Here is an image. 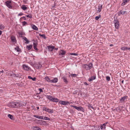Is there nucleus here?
I'll use <instances>...</instances> for the list:
<instances>
[{
	"label": "nucleus",
	"instance_id": "obj_60",
	"mask_svg": "<svg viewBox=\"0 0 130 130\" xmlns=\"http://www.w3.org/2000/svg\"><path fill=\"white\" fill-rule=\"evenodd\" d=\"M107 123V122H106L105 123L106 124V125Z\"/></svg>",
	"mask_w": 130,
	"mask_h": 130
},
{
	"label": "nucleus",
	"instance_id": "obj_43",
	"mask_svg": "<svg viewBox=\"0 0 130 130\" xmlns=\"http://www.w3.org/2000/svg\"><path fill=\"white\" fill-rule=\"evenodd\" d=\"M38 68L39 69L42 66V65L40 64H39L38 65Z\"/></svg>",
	"mask_w": 130,
	"mask_h": 130
},
{
	"label": "nucleus",
	"instance_id": "obj_6",
	"mask_svg": "<svg viewBox=\"0 0 130 130\" xmlns=\"http://www.w3.org/2000/svg\"><path fill=\"white\" fill-rule=\"evenodd\" d=\"M59 103L64 105H66L67 104H69V102L68 101H60L59 102Z\"/></svg>",
	"mask_w": 130,
	"mask_h": 130
},
{
	"label": "nucleus",
	"instance_id": "obj_33",
	"mask_svg": "<svg viewBox=\"0 0 130 130\" xmlns=\"http://www.w3.org/2000/svg\"><path fill=\"white\" fill-rule=\"evenodd\" d=\"M8 117L11 120H13V117L12 115L10 114H9L8 115Z\"/></svg>",
	"mask_w": 130,
	"mask_h": 130
},
{
	"label": "nucleus",
	"instance_id": "obj_34",
	"mask_svg": "<svg viewBox=\"0 0 130 130\" xmlns=\"http://www.w3.org/2000/svg\"><path fill=\"white\" fill-rule=\"evenodd\" d=\"M21 8L24 10H25L27 9V7H26L25 5H22Z\"/></svg>",
	"mask_w": 130,
	"mask_h": 130
},
{
	"label": "nucleus",
	"instance_id": "obj_23",
	"mask_svg": "<svg viewBox=\"0 0 130 130\" xmlns=\"http://www.w3.org/2000/svg\"><path fill=\"white\" fill-rule=\"evenodd\" d=\"M123 11L122 10H121L120 11L118 12V15H120L121 14H125V13L126 12L125 11H123Z\"/></svg>",
	"mask_w": 130,
	"mask_h": 130
},
{
	"label": "nucleus",
	"instance_id": "obj_12",
	"mask_svg": "<svg viewBox=\"0 0 130 130\" xmlns=\"http://www.w3.org/2000/svg\"><path fill=\"white\" fill-rule=\"evenodd\" d=\"M11 107H16V102H12L10 103Z\"/></svg>",
	"mask_w": 130,
	"mask_h": 130
},
{
	"label": "nucleus",
	"instance_id": "obj_9",
	"mask_svg": "<svg viewBox=\"0 0 130 130\" xmlns=\"http://www.w3.org/2000/svg\"><path fill=\"white\" fill-rule=\"evenodd\" d=\"M23 67L24 69L26 71H28L30 69V67L25 64H23Z\"/></svg>",
	"mask_w": 130,
	"mask_h": 130
},
{
	"label": "nucleus",
	"instance_id": "obj_27",
	"mask_svg": "<svg viewBox=\"0 0 130 130\" xmlns=\"http://www.w3.org/2000/svg\"><path fill=\"white\" fill-rule=\"evenodd\" d=\"M126 96H124L120 100V101L121 102H123L124 100H126Z\"/></svg>",
	"mask_w": 130,
	"mask_h": 130
},
{
	"label": "nucleus",
	"instance_id": "obj_54",
	"mask_svg": "<svg viewBox=\"0 0 130 130\" xmlns=\"http://www.w3.org/2000/svg\"><path fill=\"white\" fill-rule=\"evenodd\" d=\"M3 70H2V71H0V72L1 73H3Z\"/></svg>",
	"mask_w": 130,
	"mask_h": 130
},
{
	"label": "nucleus",
	"instance_id": "obj_5",
	"mask_svg": "<svg viewBox=\"0 0 130 130\" xmlns=\"http://www.w3.org/2000/svg\"><path fill=\"white\" fill-rule=\"evenodd\" d=\"M71 107H73L75 108L78 111H84V109L82 107H78L76 106H73L72 105L70 106Z\"/></svg>",
	"mask_w": 130,
	"mask_h": 130
},
{
	"label": "nucleus",
	"instance_id": "obj_11",
	"mask_svg": "<svg viewBox=\"0 0 130 130\" xmlns=\"http://www.w3.org/2000/svg\"><path fill=\"white\" fill-rule=\"evenodd\" d=\"M47 47L48 48L49 51H52L53 49L54 48V47L53 46H48Z\"/></svg>",
	"mask_w": 130,
	"mask_h": 130
},
{
	"label": "nucleus",
	"instance_id": "obj_26",
	"mask_svg": "<svg viewBox=\"0 0 130 130\" xmlns=\"http://www.w3.org/2000/svg\"><path fill=\"white\" fill-rule=\"evenodd\" d=\"M33 47L34 49L36 50L37 51L38 49L37 48V44L36 43H34L33 44Z\"/></svg>",
	"mask_w": 130,
	"mask_h": 130
},
{
	"label": "nucleus",
	"instance_id": "obj_46",
	"mask_svg": "<svg viewBox=\"0 0 130 130\" xmlns=\"http://www.w3.org/2000/svg\"><path fill=\"white\" fill-rule=\"evenodd\" d=\"M19 105V107L22 106V103L21 102H20Z\"/></svg>",
	"mask_w": 130,
	"mask_h": 130
},
{
	"label": "nucleus",
	"instance_id": "obj_40",
	"mask_svg": "<svg viewBox=\"0 0 130 130\" xmlns=\"http://www.w3.org/2000/svg\"><path fill=\"white\" fill-rule=\"evenodd\" d=\"M20 102H16V107L19 108V105Z\"/></svg>",
	"mask_w": 130,
	"mask_h": 130
},
{
	"label": "nucleus",
	"instance_id": "obj_52",
	"mask_svg": "<svg viewBox=\"0 0 130 130\" xmlns=\"http://www.w3.org/2000/svg\"><path fill=\"white\" fill-rule=\"evenodd\" d=\"M2 33V32L0 30V36L1 35Z\"/></svg>",
	"mask_w": 130,
	"mask_h": 130
},
{
	"label": "nucleus",
	"instance_id": "obj_7",
	"mask_svg": "<svg viewBox=\"0 0 130 130\" xmlns=\"http://www.w3.org/2000/svg\"><path fill=\"white\" fill-rule=\"evenodd\" d=\"M38 123L41 125H45L46 124V122L43 120H38Z\"/></svg>",
	"mask_w": 130,
	"mask_h": 130
},
{
	"label": "nucleus",
	"instance_id": "obj_35",
	"mask_svg": "<svg viewBox=\"0 0 130 130\" xmlns=\"http://www.w3.org/2000/svg\"><path fill=\"white\" fill-rule=\"evenodd\" d=\"M43 120H50V119L49 118L45 117L43 116Z\"/></svg>",
	"mask_w": 130,
	"mask_h": 130
},
{
	"label": "nucleus",
	"instance_id": "obj_21",
	"mask_svg": "<svg viewBox=\"0 0 130 130\" xmlns=\"http://www.w3.org/2000/svg\"><path fill=\"white\" fill-rule=\"evenodd\" d=\"M33 130H41L40 128L37 126L33 127L32 128Z\"/></svg>",
	"mask_w": 130,
	"mask_h": 130
},
{
	"label": "nucleus",
	"instance_id": "obj_45",
	"mask_svg": "<svg viewBox=\"0 0 130 130\" xmlns=\"http://www.w3.org/2000/svg\"><path fill=\"white\" fill-rule=\"evenodd\" d=\"M27 23L25 21H24V22H22V24L23 25H25L26 24H27Z\"/></svg>",
	"mask_w": 130,
	"mask_h": 130
},
{
	"label": "nucleus",
	"instance_id": "obj_8",
	"mask_svg": "<svg viewBox=\"0 0 130 130\" xmlns=\"http://www.w3.org/2000/svg\"><path fill=\"white\" fill-rule=\"evenodd\" d=\"M66 53V52L65 51L63 50H61L59 51V55H61L62 57H63Z\"/></svg>",
	"mask_w": 130,
	"mask_h": 130
},
{
	"label": "nucleus",
	"instance_id": "obj_53",
	"mask_svg": "<svg viewBox=\"0 0 130 130\" xmlns=\"http://www.w3.org/2000/svg\"><path fill=\"white\" fill-rule=\"evenodd\" d=\"M41 36H43V37H45V36L44 35H41Z\"/></svg>",
	"mask_w": 130,
	"mask_h": 130
},
{
	"label": "nucleus",
	"instance_id": "obj_47",
	"mask_svg": "<svg viewBox=\"0 0 130 130\" xmlns=\"http://www.w3.org/2000/svg\"><path fill=\"white\" fill-rule=\"evenodd\" d=\"M38 90L40 91V93L41 92H43V90L41 88H39Z\"/></svg>",
	"mask_w": 130,
	"mask_h": 130
},
{
	"label": "nucleus",
	"instance_id": "obj_25",
	"mask_svg": "<svg viewBox=\"0 0 130 130\" xmlns=\"http://www.w3.org/2000/svg\"><path fill=\"white\" fill-rule=\"evenodd\" d=\"M46 97L47 99H49V100H50L52 101V100H53V98L52 96H50V95H47L46 96Z\"/></svg>",
	"mask_w": 130,
	"mask_h": 130
},
{
	"label": "nucleus",
	"instance_id": "obj_58",
	"mask_svg": "<svg viewBox=\"0 0 130 130\" xmlns=\"http://www.w3.org/2000/svg\"><path fill=\"white\" fill-rule=\"evenodd\" d=\"M58 49V48H55V50H57Z\"/></svg>",
	"mask_w": 130,
	"mask_h": 130
},
{
	"label": "nucleus",
	"instance_id": "obj_18",
	"mask_svg": "<svg viewBox=\"0 0 130 130\" xmlns=\"http://www.w3.org/2000/svg\"><path fill=\"white\" fill-rule=\"evenodd\" d=\"M121 49L122 50H130V48L123 46L121 47Z\"/></svg>",
	"mask_w": 130,
	"mask_h": 130
},
{
	"label": "nucleus",
	"instance_id": "obj_4",
	"mask_svg": "<svg viewBox=\"0 0 130 130\" xmlns=\"http://www.w3.org/2000/svg\"><path fill=\"white\" fill-rule=\"evenodd\" d=\"M114 23L115 27L116 29H118L119 27V23L118 20L117 19H115Z\"/></svg>",
	"mask_w": 130,
	"mask_h": 130
},
{
	"label": "nucleus",
	"instance_id": "obj_16",
	"mask_svg": "<svg viewBox=\"0 0 130 130\" xmlns=\"http://www.w3.org/2000/svg\"><path fill=\"white\" fill-rule=\"evenodd\" d=\"M31 27L34 30H38V28L34 25L32 24L31 25Z\"/></svg>",
	"mask_w": 130,
	"mask_h": 130
},
{
	"label": "nucleus",
	"instance_id": "obj_28",
	"mask_svg": "<svg viewBox=\"0 0 130 130\" xmlns=\"http://www.w3.org/2000/svg\"><path fill=\"white\" fill-rule=\"evenodd\" d=\"M128 0H123V2L121 4V5L122 6H123L125 5V4L128 2Z\"/></svg>",
	"mask_w": 130,
	"mask_h": 130
},
{
	"label": "nucleus",
	"instance_id": "obj_2",
	"mask_svg": "<svg viewBox=\"0 0 130 130\" xmlns=\"http://www.w3.org/2000/svg\"><path fill=\"white\" fill-rule=\"evenodd\" d=\"M13 2L11 0H9L6 2L5 4L6 6L10 9H12V5Z\"/></svg>",
	"mask_w": 130,
	"mask_h": 130
},
{
	"label": "nucleus",
	"instance_id": "obj_32",
	"mask_svg": "<svg viewBox=\"0 0 130 130\" xmlns=\"http://www.w3.org/2000/svg\"><path fill=\"white\" fill-rule=\"evenodd\" d=\"M28 78L29 79H32L33 81H36V77H35L34 78H32V77H31L30 76H29L28 77Z\"/></svg>",
	"mask_w": 130,
	"mask_h": 130
},
{
	"label": "nucleus",
	"instance_id": "obj_31",
	"mask_svg": "<svg viewBox=\"0 0 130 130\" xmlns=\"http://www.w3.org/2000/svg\"><path fill=\"white\" fill-rule=\"evenodd\" d=\"M62 79H63V81L66 83H68L67 79L65 77H63Z\"/></svg>",
	"mask_w": 130,
	"mask_h": 130
},
{
	"label": "nucleus",
	"instance_id": "obj_29",
	"mask_svg": "<svg viewBox=\"0 0 130 130\" xmlns=\"http://www.w3.org/2000/svg\"><path fill=\"white\" fill-rule=\"evenodd\" d=\"M23 39L24 40H25L26 41L25 42V43L27 44L29 43V40L27 39V38L26 37H24L23 38Z\"/></svg>",
	"mask_w": 130,
	"mask_h": 130
},
{
	"label": "nucleus",
	"instance_id": "obj_51",
	"mask_svg": "<svg viewBox=\"0 0 130 130\" xmlns=\"http://www.w3.org/2000/svg\"><path fill=\"white\" fill-rule=\"evenodd\" d=\"M84 84L86 85H88V84L86 82H84Z\"/></svg>",
	"mask_w": 130,
	"mask_h": 130
},
{
	"label": "nucleus",
	"instance_id": "obj_41",
	"mask_svg": "<svg viewBox=\"0 0 130 130\" xmlns=\"http://www.w3.org/2000/svg\"><path fill=\"white\" fill-rule=\"evenodd\" d=\"M106 80L108 81H109L110 80V77L109 76H107L106 77Z\"/></svg>",
	"mask_w": 130,
	"mask_h": 130
},
{
	"label": "nucleus",
	"instance_id": "obj_44",
	"mask_svg": "<svg viewBox=\"0 0 130 130\" xmlns=\"http://www.w3.org/2000/svg\"><path fill=\"white\" fill-rule=\"evenodd\" d=\"M77 75L75 74H71L70 75L73 77H75Z\"/></svg>",
	"mask_w": 130,
	"mask_h": 130
},
{
	"label": "nucleus",
	"instance_id": "obj_39",
	"mask_svg": "<svg viewBox=\"0 0 130 130\" xmlns=\"http://www.w3.org/2000/svg\"><path fill=\"white\" fill-rule=\"evenodd\" d=\"M100 17L101 16L100 15L97 16L95 17V19L96 20H98Z\"/></svg>",
	"mask_w": 130,
	"mask_h": 130
},
{
	"label": "nucleus",
	"instance_id": "obj_36",
	"mask_svg": "<svg viewBox=\"0 0 130 130\" xmlns=\"http://www.w3.org/2000/svg\"><path fill=\"white\" fill-rule=\"evenodd\" d=\"M4 28V26L3 24H0V29H3Z\"/></svg>",
	"mask_w": 130,
	"mask_h": 130
},
{
	"label": "nucleus",
	"instance_id": "obj_50",
	"mask_svg": "<svg viewBox=\"0 0 130 130\" xmlns=\"http://www.w3.org/2000/svg\"><path fill=\"white\" fill-rule=\"evenodd\" d=\"M10 75L12 76V77H15L16 76L14 74H13L12 75Z\"/></svg>",
	"mask_w": 130,
	"mask_h": 130
},
{
	"label": "nucleus",
	"instance_id": "obj_3",
	"mask_svg": "<svg viewBox=\"0 0 130 130\" xmlns=\"http://www.w3.org/2000/svg\"><path fill=\"white\" fill-rule=\"evenodd\" d=\"M43 110L50 113H52L54 111L53 109H51L45 107H44L43 108Z\"/></svg>",
	"mask_w": 130,
	"mask_h": 130
},
{
	"label": "nucleus",
	"instance_id": "obj_57",
	"mask_svg": "<svg viewBox=\"0 0 130 130\" xmlns=\"http://www.w3.org/2000/svg\"><path fill=\"white\" fill-rule=\"evenodd\" d=\"M123 82H124V81H123V80H122V83H123Z\"/></svg>",
	"mask_w": 130,
	"mask_h": 130
},
{
	"label": "nucleus",
	"instance_id": "obj_42",
	"mask_svg": "<svg viewBox=\"0 0 130 130\" xmlns=\"http://www.w3.org/2000/svg\"><path fill=\"white\" fill-rule=\"evenodd\" d=\"M70 54L71 55H75V56H77V54L76 53H71Z\"/></svg>",
	"mask_w": 130,
	"mask_h": 130
},
{
	"label": "nucleus",
	"instance_id": "obj_17",
	"mask_svg": "<svg viewBox=\"0 0 130 130\" xmlns=\"http://www.w3.org/2000/svg\"><path fill=\"white\" fill-rule=\"evenodd\" d=\"M32 44H30L29 45H27L26 46V48L28 50H31V48L32 47Z\"/></svg>",
	"mask_w": 130,
	"mask_h": 130
},
{
	"label": "nucleus",
	"instance_id": "obj_24",
	"mask_svg": "<svg viewBox=\"0 0 130 130\" xmlns=\"http://www.w3.org/2000/svg\"><path fill=\"white\" fill-rule=\"evenodd\" d=\"M106 124L104 123L103 125H101L100 127V128L101 129H104L105 128Z\"/></svg>",
	"mask_w": 130,
	"mask_h": 130
},
{
	"label": "nucleus",
	"instance_id": "obj_13",
	"mask_svg": "<svg viewBox=\"0 0 130 130\" xmlns=\"http://www.w3.org/2000/svg\"><path fill=\"white\" fill-rule=\"evenodd\" d=\"M102 8V5H99L98 7V12H100Z\"/></svg>",
	"mask_w": 130,
	"mask_h": 130
},
{
	"label": "nucleus",
	"instance_id": "obj_15",
	"mask_svg": "<svg viewBox=\"0 0 130 130\" xmlns=\"http://www.w3.org/2000/svg\"><path fill=\"white\" fill-rule=\"evenodd\" d=\"M58 81V79L56 78H55L53 80H51V83H57Z\"/></svg>",
	"mask_w": 130,
	"mask_h": 130
},
{
	"label": "nucleus",
	"instance_id": "obj_55",
	"mask_svg": "<svg viewBox=\"0 0 130 130\" xmlns=\"http://www.w3.org/2000/svg\"><path fill=\"white\" fill-rule=\"evenodd\" d=\"M22 18H24V20H25V19H26V18H25V17H23Z\"/></svg>",
	"mask_w": 130,
	"mask_h": 130
},
{
	"label": "nucleus",
	"instance_id": "obj_20",
	"mask_svg": "<svg viewBox=\"0 0 130 130\" xmlns=\"http://www.w3.org/2000/svg\"><path fill=\"white\" fill-rule=\"evenodd\" d=\"M14 50L15 51L18 52H21V50L19 48V47L18 46H17L16 47H15L14 48Z\"/></svg>",
	"mask_w": 130,
	"mask_h": 130
},
{
	"label": "nucleus",
	"instance_id": "obj_59",
	"mask_svg": "<svg viewBox=\"0 0 130 130\" xmlns=\"http://www.w3.org/2000/svg\"><path fill=\"white\" fill-rule=\"evenodd\" d=\"M112 44H110V46H112Z\"/></svg>",
	"mask_w": 130,
	"mask_h": 130
},
{
	"label": "nucleus",
	"instance_id": "obj_19",
	"mask_svg": "<svg viewBox=\"0 0 130 130\" xmlns=\"http://www.w3.org/2000/svg\"><path fill=\"white\" fill-rule=\"evenodd\" d=\"M59 101V100L56 98H53L52 101L55 102H57Z\"/></svg>",
	"mask_w": 130,
	"mask_h": 130
},
{
	"label": "nucleus",
	"instance_id": "obj_38",
	"mask_svg": "<svg viewBox=\"0 0 130 130\" xmlns=\"http://www.w3.org/2000/svg\"><path fill=\"white\" fill-rule=\"evenodd\" d=\"M88 106L89 108H93V107L92 106L91 104H89L88 105Z\"/></svg>",
	"mask_w": 130,
	"mask_h": 130
},
{
	"label": "nucleus",
	"instance_id": "obj_30",
	"mask_svg": "<svg viewBox=\"0 0 130 130\" xmlns=\"http://www.w3.org/2000/svg\"><path fill=\"white\" fill-rule=\"evenodd\" d=\"M45 80L47 82L51 83V80L50 79V78L48 77H45Z\"/></svg>",
	"mask_w": 130,
	"mask_h": 130
},
{
	"label": "nucleus",
	"instance_id": "obj_22",
	"mask_svg": "<svg viewBox=\"0 0 130 130\" xmlns=\"http://www.w3.org/2000/svg\"><path fill=\"white\" fill-rule=\"evenodd\" d=\"M96 78L95 76H92L89 79V81L91 82L93 80L95 79Z\"/></svg>",
	"mask_w": 130,
	"mask_h": 130
},
{
	"label": "nucleus",
	"instance_id": "obj_56",
	"mask_svg": "<svg viewBox=\"0 0 130 130\" xmlns=\"http://www.w3.org/2000/svg\"><path fill=\"white\" fill-rule=\"evenodd\" d=\"M37 109H39V107H37Z\"/></svg>",
	"mask_w": 130,
	"mask_h": 130
},
{
	"label": "nucleus",
	"instance_id": "obj_49",
	"mask_svg": "<svg viewBox=\"0 0 130 130\" xmlns=\"http://www.w3.org/2000/svg\"><path fill=\"white\" fill-rule=\"evenodd\" d=\"M27 0H23V2L25 4H26L27 2Z\"/></svg>",
	"mask_w": 130,
	"mask_h": 130
},
{
	"label": "nucleus",
	"instance_id": "obj_10",
	"mask_svg": "<svg viewBox=\"0 0 130 130\" xmlns=\"http://www.w3.org/2000/svg\"><path fill=\"white\" fill-rule=\"evenodd\" d=\"M11 41L14 43H15L16 42V40L15 37L13 36H12L11 37Z\"/></svg>",
	"mask_w": 130,
	"mask_h": 130
},
{
	"label": "nucleus",
	"instance_id": "obj_14",
	"mask_svg": "<svg viewBox=\"0 0 130 130\" xmlns=\"http://www.w3.org/2000/svg\"><path fill=\"white\" fill-rule=\"evenodd\" d=\"M33 116L34 117L37 118L38 119H43V116H38L37 115H35Z\"/></svg>",
	"mask_w": 130,
	"mask_h": 130
},
{
	"label": "nucleus",
	"instance_id": "obj_37",
	"mask_svg": "<svg viewBox=\"0 0 130 130\" xmlns=\"http://www.w3.org/2000/svg\"><path fill=\"white\" fill-rule=\"evenodd\" d=\"M26 16L28 18H32V15L31 14H29L28 15H26Z\"/></svg>",
	"mask_w": 130,
	"mask_h": 130
},
{
	"label": "nucleus",
	"instance_id": "obj_48",
	"mask_svg": "<svg viewBox=\"0 0 130 130\" xmlns=\"http://www.w3.org/2000/svg\"><path fill=\"white\" fill-rule=\"evenodd\" d=\"M23 13H22V12H21L18 14V15L19 16H21V15H23Z\"/></svg>",
	"mask_w": 130,
	"mask_h": 130
},
{
	"label": "nucleus",
	"instance_id": "obj_1",
	"mask_svg": "<svg viewBox=\"0 0 130 130\" xmlns=\"http://www.w3.org/2000/svg\"><path fill=\"white\" fill-rule=\"evenodd\" d=\"M92 66V64L90 63L87 64H83V67L87 70L90 69Z\"/></svg>",
	"mask_w": 130,
	"mask_h": 130
}]
</instances>
